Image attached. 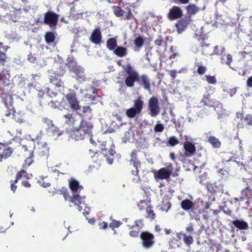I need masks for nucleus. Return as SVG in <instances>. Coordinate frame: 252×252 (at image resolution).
I'll return each instance as SVG.
<instances>
[{
  "label": "nucleus",
  "instance_id": "nucleus-12",
  "mask_svg": "<svg viewBox=\"0 0 252 252\" xmlns=\"http://www.w3.org/2000/svg\"><path fill=\"white\" fill-rule=\"evenodd\" d=\"M21 9L9 10L8 12L2 16L1 22L6 24L17 22L21 17Z\"/></svg>",
  "mask_w": 252,
  "mask_h": 252
},
{
  "label": "nucleus",
  "instance_id": "nucleus-52",
  "mask_svg": "<svg viewBox=\"0 0 252 252\" xmlns=\"http://www.w3.org/2000/svg\"><path fill=\"white\" fill-rule=\"evenodd\" d=\"M179 140L175 136L170 137L168 139V143L171 146H174L179 144Z\"/></svg>",
  "mask_w": 252,
  "mask_h": 252
},
{
  "label": "nucleus",
  "instance_id": "nucleus-48",
  "mask_svg": "<svg viewBox=\"0 0 252 252\" xmlns=\"http://www.w3.org/2000/svg\"><path fill=\"white\" fill-rule=\"evenodd\" d=\"M199 182L200 184L205 186L207 187V185L209 183L207 181V174L206 173H204L201 174L199 177Z\"/></svg>",
  "mask_w": 252,
  "mask_h": 252
},
{
  "label": "nucleus",
  "instance_id": "nucleus-42",
  "mask_svg": "<svg viewBox=\"0 0 252 252\" xmlns=\"http://www.w3.org/2000/svg\"><path fill=\"white\" fill-rule=\"evenodd\" d=\"M195 66L197 67V72L199 75H201L204 74L207 71V67L202 65L201 63L195 62Z\"/></svg>",
  "mask_w": 252,
  "mask_h": 252
},
{
  "label": "nucleus",
  "instance_id": "nucleus-7",
  "mask_svg": "<svg viewBox=\"0 0 252 252\" xmlns=\"http://www.w3.org/2000/svg\"><path fill=\"white\" fill-rule=\"evenodd\" d=\"M65 72V70L63 66H60L57 70L51 72L49 75V82L58 88L64 87L63 82L62 81L61 77Z\"/></svg>",
  "mask_w": 252,
  "mask_h": 252
},
{
  "label": "nucleus",
  "instance_id": "nucleus-49",
  "mask_svg": "<svg viewBox=\"0 0 252 252\" xmlns=\"http://www.w3.org/2000/svg\"><path fill=\"white\" fill-rule=\"evenodd\" d=\"M225 48L223 47H220L218 45L215 46L213 54L217 55H221L224 52Z\"/></svg>",
  "mask_w": 252,
  "mask_h": 252
},
{
  "label": "nucleus",
  "instance_id": "nucleus-46",
  "mask_svg": "<svg viewBox=\"0 0 252 252\" xmlns=\"http://www.w3.org/2000/svg\"><path fill=\"white\" fill-rule=\"evenodd\" d=\"M26 156L28 157L25 160L24 163H23V167L26 168L31 165L33 162V155H26Z\"/></svg>",
  "mask_w": 252,
  "mask_h": 252
},
{
  "label": "nucleus",
  "instance_id": "nucleus-44",
  "mask_svg": "<svg viewBox=\"0 0 252 252\" xmlns=\"http://www.w3.org/2000/svg\"><path fill=\"white\" fill-rule=\"evenodd\" d=\"M22 150L23 152L25 153V156L26 155H33L34 147L31 146L28 144L24 145L22 146Z\"/></svg>",
  "mask_w": 252,
  "mask_h": 252
},
{
  "label": "nucleus",
  "instance_id": "nucleus-41",
  "mask_svg": "<svg viewBox=\"0 0 252 252\" xmlns=\"http://www.w3.org/2000/svg\"><path fill=\"white\" fill-rule=\"evenodd\" d=\"M208 142L213 146L214 148H220L221 143L219 140L216 137L211 136L208 138Z\"/></svg>",
  "mask_w": 252,
  "mask_h": 252
},
{
  "label": "nucleus",
  "instance_id": "nucleus-45",
  "mask_svg": "<svg viewBox=\"0 0 252 252\" xmlns=\"http://www.w3.org/2000/svg\"><path fill=\"white\" fill-rule=\"evenodd\" d=\"M133 43L136 47L140 49L144 45V39L142 36H138L134 39Z\"/></svg>",
  "mask_w": 252,
  "mask_h": 252
},
{
  "label": "nucleus",
  "instance_id": "nucleus-2",
  "mask_svg": "<svg viewBox=\"0 0 252 252\" xmlns=\"http://www.w3.org/2000/svg\"><path fill=\"white\" fill-rule=\"evenodd\" d=\"M123 67L126 73L125 84L127 87L132 88L134 86L135 83L137 82L144 90L151 92V80L147 75H139L130 63L126 64Z\"/></svg>",
  "mask_w": 252,
  "mask_h": 252
},
{
  "label": "nucleus",
  "instance_id": "nucleus-30",
  "mask_svg": "<svg viewBox=\"0 0 252 252\" xmlns=\"http://www.w3.org/2000/svg\"><path fill=\"white\" fill-rule=\"evenodd\" d=\"M180 236L183 237V242L188 247H190L193 244L194 240L191 236L188 235L182 232L177 234V236L179 239H181Z\"/></svg>",
  "mask_w": 252,
  "mask_h": 252
},
{
  "label": "nucleus",
  "instance_id": "nucleus-50",
  "mask_svg": "<svg viewBox=\"0 0 252 252\" xmlns=\"http://www.w3.org/2000/svg\"><path fill=\"white\" fill-rule=\"evenodd\" d=\"M243 123L249 126H252V115L251 114L246 115L243 119Z\"/></svg>",
  "mask_w": 252,
  "mask_h": 252
},
{
  "label": "nucleus",
  "instance_id": "nucleus-40",
  "mask_svg": "<svg viewBox=\"0 0 252 252\" xmlns=\"http://www.w3.org/2000/svg\"><path fill=\"white\" fill-rule=\"evenodd\" d=\"M83 114H81L82 118L85 119V117L88 116L89 119L92 117V109L90 106H84L82 108Z\"/></svg>",
  "mask_w": 252,
  "mask_h": 252
},
{
  "label": "nucleus",
  "instance_id": "nucleus-29",
  "mask_svg": "<svg viewBox=\"0 0 252 252\" xmlns=\"http://www.w3.org/2000/svg\"><path fill=\"white\" fill-rule=\"evenodd\" d=\"M232 224L240 230H247L249 229L248 223L243 220H236L232 221Z\"/></svg>",
  "mask_w": 252,
  "mask_h": 252
},
{
  "label": "nucleus",
  "instance_id": "nucleus-31",
  "mask_svg": "<svg viewBox=\"0 0 252 252\" xmlns=\"http://www.w3.org/2000/svg\"><path fill=\"white\" fill-rule=\"evenodd\" d=\"M57 34L56 32H47L44 35L45 40L48 44H51L55 42Z\"/></svg>",
  "mask_w": 252,
  "mask_h": 252
},
{
  "label": "nucleus",
  "instance_id": "nucleus-14",
  "mask_svg": "<svg viewBox=\"0 0 252 252\" xmlns=\"http://www.w3.org/2000/svg\"><path fill=\"white\" fill-rule=\"evenodd\" d=\"M101 154L106 158L108 163L111 164L113 162V158H112L115 154V151L110 145H106V142H103L100 147Z\"/></svg>",
  "mask_w": 252,
  "mask_h": 252
},
{
  "label": "nucleus",
  "instance_id": "nucleus-47",
  "mask_svg": "<svg viewBox=\"0 0 252 252\" xmlns=\"http://www.w3.org/2000/svg\"><path fill=\"white\" fill-rule=\"evenodd\" d=\"M113 10L114 14L118 17L122 16L125 12V11L118 6H113Z\"/></svg>",
  "mask_w": 252,
  "mask_h": 252
},
{
  "label": "nucleus",
  "instance_id": "nucleus-6",
  "mask_svg": "<svg viewBox=\"0 0 252 252\" xmlns=\"http://www.w3.org/2000/svg\"><path fill=\"white\" fill-rule=\"evenodd\" d=\"M138 151L134 149L132 150L130 153V159L129 162L130 164H132L133 166L135 168V170H132L131 173L133 175L135 176L136 178L132 179L133 182L135 183H138L140 182V177L139 175V169L141 167V162L139 159L137 153Z\"/></svg>",
  "mask_w": 252,
  "mask_h": 252
},
{
  "label": "nucleus",
  "instance_id": "nucleus-38",
  "mask_svg": "<svg viewBox=\"0 0 252 252\" xmlns=\"http://www.w3.org/2000/svg\"><path fill=\"white\" fill-rule=\"evenodd\" d=\"M171 207V203L169 199L163 198L160 205L161 210L163 211L167 212Z\"/></svg>",
  "mask_w": 252,
  "mask_h": 252
},
{
  "label": "nucleus",
  "instance_id": "nucleus-26",
  "mask_svg": "<svg viewBox=\"0 0 252 252\" xmlns=\"http://www.w3.org/2000/svg\"><path fill=\"white\" fill-rule=\"evenodd\" d=\"M201 102L203 103L204 105L212 107L217 106L219 103L216 99L212 98L210 94L208 93L203 95Z\"/></svg>",
  "mask_w": 252,
  "mask_h": 252
},
{
  "label": "nucleus",
  "instance_id": "nucleus-8",
  "mask_svg": "<svg viewBox=\"0 0 252 252\" xmlns=\"http://www.w3.org/2000/svg\"><path fill=\"white\" fill-rule=\"evenodd\" d=\"M144 101L141 96H138L133 100V106L127 109L126 115L129 118L132 119L139 115L143 108Z\"/></svg>",
  "mask_w": 252,
  "mask_h": 252
},
{
  "label": "nucleus",
  "instance_id": "nucleus-34",
  "mask_svg": "<svg viewBox=\"0 0 252 252\" xmlns=\"http://www.w3.org/2000/svg\"><path fill=\"white\" fill-rule=\"evenodd\" d=\"M14 150L13 149L10 147L5 148L2 154H0V162L2 161V159H6L10 157L12 154Z\"/></svg>",
  "mask_w": 252,
  "mask_h": 252
},
{
  "label": "nucleus",
  "instance_id": "nucleus-59",
  "mask_svg": "<svg viewBox=\"0 0 252 252\" xmlns=\"http://www.w3.org/2000/svg\"><path fill=\"white\" fill-rule=\"evenodd\" d=\"M45 91L46 94L48 95V96L50 97H55L57 95V93H55L52 91H50V89L48 88H46Z\"/></svg>",
  "mask_w": 252,
  "mask_h": 252
},
{
  "label": "nucleus",
  "instance_id": "nucleus-58",
  "mask_svg": "<svg viewBox=\"0 0 252 252\" xmlns=\"http://www.w3.org/2000/svg\"><path fill=\"white\" fill-rule=\"evenodd\" d=\"M179 239H177L176 238H173L172 239H171L169 243L170 244V246L172 248H175V245L177 244V247H179V245L177 244L178 242H179Z\"/></svg>",
  "mask_w": 252,
  "mask_h": 252
},
{
  "label": "nucleus",
  "instance_id": "nucleus-10",
  "mask_svg": "<svg viewBox=\"0 0 252 252\" xmlns=\"http://www.w3.org/2000/svg\"><path fill=\"white\" fill-rule=\"evenodd\" d=\"M144 226V220L143 219L135 220L133 224L128 225L129 236L132 238L139 237Z\"/></svg>",
  "mask_w": 252,
  "mask_h": 252
},
{
  "label": "nucleus",
  "instance_id": "nucleus-18",
  "mask_svg": "<svg viewBox=\"0 0 252 252\" xmlns=\"http://www.w3.org/2000/svg\"><path fill=\"white\" fill-rule=\"evenodd\" d=\"M79 124V125L78 127L79 128L81 131H83L86 134L87 137L92 136L93 125L91 122L85 120L84 118H82Z\"/></svg>",
  "mask_w": 252,
  "mask_h": 252
},
{
  "label": "nucleus",
  "instance_id": "nucleus-21",
  "mask_svg": "<svg viewBox=\"0 0 252 252\" xmlns=\"http://www.w3.org/2000/svg\"><path fill=\"white\" fill-rule=\"evenodd\" d=\"M49 151V148L46 142L41 140L37 142L36 154L39 157H47Z\"/></svg>",
  "mask_w": 252,
  "mask_h": 252
},
{
  "label": "nucleus",
  "instance_id": "nucleus-36",
  "mask_svg": "<svg viewBox=\"0 0 252 252\" xmlns=\"http://www.w3.org/2000/svg\"><path fill=\"white\" fill-rule=\"evenodd\" d=\"M156 216V214L154 213L152 206L147 208L146 210V215L145 216V218L146 219L152 221L155 219Z\"/></svg>",
  "mask_w": 252,
  "mask_h": 252
},
{
  "label": "nucleus",
  "instance_id": "nucleus-25",
  "mask_svg": "<svg viewBox=\"0 0 252 252\" xmlns=\"http://www.w3.org/2000/svg\"><path fill=\"white\" fill-rule=\"evenodd\" d=\"M206 189L212 194H215L220 192H223V186L219 182L209 183L207 185Z\"/></svg>",
  "mask_w": 252,
  "mask_h": 252
},
{
  "label": "nucleus",
  "instance_id": "nucleus-13",
  "mask_svg": "<svg viewBox=\"0 0 252 252\" xmlns=\"http://www.w3.org/2000/svg\"><path fill=\"white\" fill-rule=\"evenodd\" d=\"M148 108L149 111V114L152 117L155 118L159 114L160 109L157 97L152 96L148 100Z\"/></svg>",
  "mask_w": 252,
  "mask_h": 252
},
{
  "label": "nucleus",
  "instance_id": "nucleus-9",
  "mask_svg": "<svg viewBox=\"0 0 252 252\" xmlns=\"http://www.w3.org/2000/svg\"><path fill=\"white\" fill-rule=\"evenodd\" d=\"M59 15L53 11L49 10L44 14L43 23L48 26L52 30L57 29Z\"/></svg>",
  "mask_w": 252,
  "mask_h": 252
},
{
  "label": "nucleus",
  "instance_id": "nucleus-51",
  "mask_svg": "<svg viewBox=\"0 0 252 252\" xmlns=\"http://www.w3.org/2000/svg\"><path fill=\"white\" fill-rule=\"evenodd\" d=\"M206 80L209 84H215L217 83V80L214 76L210 75H205Z\"/></svg>",
  "mask_w": 252,
  "mask_h": 252
},
{
  "label": "nucleus",
  "instance_id": "nucleus-5",
  "mask_svg": "<svg viewBox=\"0 0 252 252\" xmlns=\"http://www.w3.org/2000/svg\"><path fill=\"white\" fill-rule=\"evenodd\" d=\"M64 100L67 102L62 105L64 109H68V108L73 111H78L81 109L80 102L77 98L76 93L73 91L69 92L64 95Z\"/></svg>",
  "mask_w": 252,
  "mask_h": 252
},
{
  "label": "nucleus",
  "instance_id": "nucleus-53",
  "mask_svg": "<svg viewBox=\"0 0 252 252\" xmlns=\"http://www.w3.org/2000/svg\"><path fill=\"white\" fill-rule=\"evenodd\" d=\"M126 10L127 11L125 15V19L126 20H130L134 18V15L131 12L130 9L129 7L126 8Z\"/></svg>",
  "mask_w": 252,
  "mask_h": 252
},
{
  "label": "nucleus",
  "instance_id": "nucleus-43",
  "mask_svg": "<svg viewBox=\"0 0 252 252\" xmlns=\"http://www.w3.org/2000/svg\"><path fill=\"white\" fill-rule=\"evenodd\" d=\"M150 202L149 201L145 200H141L137 203V206L140 211L144 210V209L146 210L147 208L151 206V205L150 204Z\"/></svg>",
  "mask_w": 252,
  "mask_h": 252
},
{
  "label": "nucleus",
  "instance_id": "nucleus-64",
  "mask_svg": "<svg viewBox=\"0 0 252 252\" xmlns=\"http://www.w3.org/2000/svg\"><path fill=\"white\" fill-rule=\"evenodd\" d=\"M28 61L31 63H34L36 60L35 55H32L31 53L28 55Z\"/></svg>",
  "mask_w": 252,
  "mask_h": 252
},
{
  "label": "nucleus",
  "instance_id": "nucleus-63",
  "mask_svg": "<svg viewBox=\"0 0 252 252\" xmlns=\"http://www.w3.org/2000/svg\"><path fill=\"white\" fill-rule=\"evenodd\" d=\"M154 43L158 46H160L162 43V38L161 36H159L158 39L154 40Z\"/></svg>",
  "mask_w": 252,
  "mask_h": 252
},
{
  "label": "nucleus",
  "instance_id": "nucleus-17",
  "mask_svg": "<svg viewBox=\"0 0 252 252\" xmlns=\"http://www.w3.org/2000/svg\"><path fill=\"white\" fill-rule=\"evenodd\" d=\"M173 170V165L170 163L166 167H163L159 169L157 173L155 174V177L159 180L167 179L172 174Z\"/></svg>",
  "mask_w": 252,
  "mask_h": 252
},
{
  "label": "nucleus",
  "instance_id": "nucleus-60",
  "mask_svg": "<svg viewBox=\"0 0 252 252\" xmlns=\"http://www.w3.org/2000/svg\"><path fill=\"white\" fill-rule=\"evenodd\" d=\"M43 122L46 124L47 127L50 128L54 125L53 121L47 118H44L43 120Z\"/></svg>",
  "mask_w": 252,
  "mask_h": 252
},
{
  "label": "nucleus",
  "instance_id": "nucleus-57",
  "mask_svg": "<svg viewBox=\"0 0 252 252\" xmlns=\"http://www.w3.org/2000/svg\"><path fill=\"white\" fill-rule=\"evenodd\" d=\"M4 52L0 51V63L2 64H4L7 59L6 55Z\"/></svg>",
  "mask_w": 252,
  "mask_h": 252
},
{
  "label": "nucleus",
  "instance_id": "nucleus-55",
  "mask_svg": "<svg viewBox=\"0 0 252 252\" xmlns=\"http://www.w3.org/2000/svg\"><path fill=\"white\" fill-rule=\"evenodd\" d=\"M164 129V126L161 124H157L154 126V131L155 132H161Z\"/></svg>",
  "mask_w": 252,
  "mask_h": 252
},
{
  "label": "nucleus",
  "instance_id": "nucleus-16",
  "mask_svg": "<svg viewBox=\"0 0 252 252\" xmlns=\"http://www.w3.org/2000/svg\"><path fill=\"white\" fill-rule=\"evenodd\" d=\"M195 205V204L194 203L189 199H184L181 202V208L185 211L190 210V216H191L192 218L196 219L198 215L196 214V212L197 209L194 208Z\"/></svg>",
  "mask_w": 252,
  "mask_h": 252
},
{
  "label": "nucleus",
  "instance_id": "nucleus-39",
  "mask_svg": "<svg viewBox=\"0 0 252 252\" xmlns=\"http://www.w3.org/2000/svg\"><path fill=\"white\" fill-rule=\"evenodd\" d=\"M22 177H24L26 179L30 178L28 174L25 170H21V171L18 172L16 174V179L13 182L15 183H17L19 180L22 179Z\"/></svg>",
  "mask_w": 252,
  "mask_h": 252
},
{
  "label": "nucleus",
  "instance_id": "nucleus-61",
  "mask_svg": "<svg viewBox=\"0 0 252 252\" xmlns=\"http://www.w3.org/2000/svg\"><path fill=\"white\" fill-rule=\"evenodd\" d=\"M98 226L100 229H105L108 227V223L104 221H101L99 222Z\"/></svg>",
  "mask_w": 252,
  "mask_h": 252
},
{
  "label": "nucleus",
  "instance_id": "nucleus-4",
  "mask_svg": "<svg viewBox=\"0 0 252 252\" xmlns=\"http://www.w3.org/2000/svg\"><path fill=\"white\" fill-rule=\"evenodd\" d=\"M63 196L65 201L72 203L77 206V209L79 212H82L85 216H87L89 214L90 208L87 207L84 200V198L81 197L78 193H75L70 196L68 192L63 193Z\"/></svg>",
  "mask_w": 252,
  "mask_h": 252
},
{
  "label": "nucleus",
  "instance_id": "nucleus-33",
  "mask_svg": "<svg viewBox=\"0 0 252 252\" xmlns=\"http://www.w3.org/2000/svg\"><path fill=\"white\" fill-rule=\"evenodd\" d=\"M241 194V199H252V189L250 187H247L242 190Z\"/></svg>",
  "mask_w": 252,
  "mask_h": 252
},
{
  "label": "nucleus",
  "instance_id": "nucleus-35",
  "mask_svg": "<svg viewBox=\"0 0 252 252\" xmlns=\"http://www.w3.org/2000/svg\"><path fill=\"white\" fill-rule=\"evenodd\" d=\"M106 47L110 51H113L117 47V40L114 37L108 38L106 41Z\"/></svg>",
  "mask_w": 252,
  "mask_h": 252
},
{
  "label": "nucleus",
  "instance_id": "nucleus-15",
  "mask_svg": "<svg viewBox=\"0 0 252 252\" xmlns=\"http://www.w3.org/2000/svg\"><path fill=\"white\" fill-rule=\"evenodd\" d=\"M64 125L69 127L73 128L76 127L80 122V119L74 113H68L62 117Z\"/></svg>",
  "mask_w": 252,
  "mask_h": 252
},
{
  "label": "nucleus",
  "instance_id": "nucleus-20",
  "mask_svg": "<svg viewBox=\"0 0 252 252\" xmlns=\"http://www.w3.org/2000/svg\"><path fill=\"white\" fill-rule=\"evenodd\" d=\"M183 16V12L181 8L178 6L174 5L169 10L167 17L170 21L179 19Z\"/></svg>",
  "mask_w": 252,
  "mask_h": 252
},
{
  "label": "nucleus",
  "instance_id": "nucleus-23",
  "mask_svg": "<svg viewBox=\"0 0 252 252\" xmlns=\"http://www.w3.org/2000/svg\"><path fill=\"white\" fill-rule=\"evenodd\" d=\"M89 39L94 44L97 45L100 43L102 39V34L100 27L97 26L94 29Z\"/></svg>",
  "mask_w": 252,
  "mask_h": 252
},
{
  "label": "nucleus",
  "instance_id": "nucleus-11",
  "mask_svg": "<svg viewBox=\"0 0 252 252\" xmlns=\"http://www.w3.org/2000/svg\"><path fill=\"white\" fill-rule=\"evenodd\" d=\"M139 236L141 240V245L145 249L152 248L155 244V236L149 231H142Z\"/></svg>",
  "mask_w": 252,
  "mask_h": 252
},
{
  "label": "nucleus",
  "instance_id": "nucleus-37",
  "mask_svg": "<svg viewBox=\"0 0 252 252\" xmlns=\"http://www.w3.org/2000/svg\"><path fill=\"white\" fill-rule=\"evenodd\" d=\"M186 10L188 14L191 17V15H194L199 11V8L194 4H189L186 6Z\"/></svg>",
  "mask_w": 252,
  "mask_h": 252
},
{
  "label": "nucleus",
  "instance_id": "nucleus-62",
  "mask_svg": "<svg viewBox=\"0 0 252 252\" xmlns=\"http://www.w3.org/2000/svg\"><path fill=\"white\" fill-rule=\"evenodd\" d=\"M205 38L200 37L199 38L198 40L200 41L201 46L203 48L204 47H209L210 45V43H207L205 42Z\"/></svg>",
  "mask_w": 252,
  "mask_h": 252
},
{
  "label": "nucleus",
  "instance_id": "nucleus-27",
  "mask_svg": "<svg viewBox=\"0 0 252 252\" xmlns=\"http://www.w3.org/2000/svg\"><path fill=\"white\" fill-rule=\"evenodd\" d=\"M69 187L74 193H79L83 189V187L79 185V182L74 178H71L69 181Z\"/></svg>",
  "mask_w": 252,
  "mask_h": 252
},
{
  "label": "nucleus",
  "instance_id": "nucleus-32",
  "mask_svg": "<svg viewBox=\"0 0 252 252\" xmlns=\"http://www.w3.org/2000/svg\"><path fill=\"white\" fill-rule=\"evenodd\" d=\"M113 52L116 56L122 58L127 54V49L125 47L117 46Z\"/></svg>",
  "mask_w": 252,
  "mask_h": 252
},
{
  "label": "nucleus",
  "instance_id": "nucleus-1",
  "mask_svg": "<svg viewBox=\"0 0 252 252\" xmlns=\"http://www.w3.org/2000/svg\"><path fill=\"white\" fill-rule=\"evenodd\" d=\"M9 77L8 70L4 69L0 72V94L5 107L4 115L5 117H9L12 115L14 121L22 124L26 121L25 114L21 111L16 112L12 105L13 99L11 89L13 87V85L11 82Z\"/></svg>",
  "mask_w": 252,
  "mask_h": 252
},
{
  "label": "nucleus",
  "instance_id": "nucleus-22",
  "mask_svg": "<svg viewBox=\"0 0 252 252\" xmlns=\"http://www.w3.org/2000/svg\"><path fill=\"white\" fill-rule=\"evenodd\" d=\"M183 148L185 150L184 155L187 158H190L196 153V147L191 142L186 141L183 143Z\"/></svg>",
  "mask_w": 252,
  "mask_h": 252
},
{
  "label": "nucleus",
  "instance_id": "nucleus-24",
  "mask_svg": "<svg viewBox=\"0 0 252 252\" xmlns=\"http://www.w3.org/2000/svg\"><path fill=\"white\" fill-rule=\"evenodd\" d=\"M70 138L75 140H81L84 139L87 135L83 131H81L79 127H74L69 131Z\"/></svg>",
  "mask_w": 252,
  "mask_h": 252
},
{
  "label": "nucleus",
  "instance_id": "nucleus-28",
  "mask_svg": "<svg viewBox=\"0 0 252 252\" xmlns=\"http://www.w3.org/2000/svg\"><path fill=\"white\" fill-rule=\"evenodd\" d=\"M47 133L51 136L58 137L62 135L63 131L60 130L59 128L54 125L50 128H46Z\"/></svg>",
  "mask_w": 252,
  "mask_h": 252
},
{
  "label": "nucleus",
  "instance_id": "nucleus-56",
  "mask_svg": "<svg viewBox=\"0 0 252 252\" xmlns=\"http://www.w3.org/2000/svg\"><path fill=\"white\" fill-rule=\"evenodd\" d=\"M38 183L43 188L50 187L51 184L49 182H45L43 178H41L38 180Z\"/></svg>",
  "mask_w": 252,
  "mask_h": 252
},
{
  "label": "nucleus",
  "instance_id": "nucleus-3",
  "mask_svg": "<svg viewBox=\"0 0 252 252\" xmlns=\"http://www.w3.org/2000/svg\"><path fill=\"white\" fill-rule=\"evenodd\" d=\"M66 65L68 68L69 71L73 73L72 77L78 82L82 83L86 79L84 69L78 64L73 56H69L66 60Z\"/></svg>",
  "mask_w": 252,
  "mask_h": 252
},
{
  "label": "nucleus",
  "instance_id": "nucleus-54",
  "mask_svg": "<svg viewBox=\"0 0 252 252\" xmlns=\"http://www.w3.org/2000/svg\"><path fill=\"white\" fill-rule=\"evenodd\" d=\"M122 223L120 221H117L116 220H113L110 224L109 227L112 228V230H114L115 228L119 227Z\"/></svg>",
  "mask_w": 252,
  "mask_h": 252
},
{
  "label": "nucleus",
  "instance_id": "nucleus-19",
  "mask_svg": "<svg viewBox=\"0 0 252 252\" xmlns=\"http://www.w3.org/2000/svg\"><path fill=\"white\" fill-rule=\"evenodd\" d=\"M191 18L190 16L181 17L175 24L177 32L178 33H181L184 31L188 26L190 24Z\"/></svg>",
  "mask_w": 252,
  "mask_h": 252
}]
</instances>
